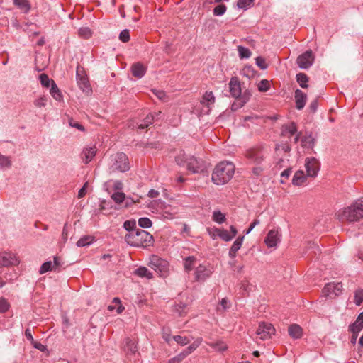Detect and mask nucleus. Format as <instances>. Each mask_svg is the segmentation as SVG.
I'll return each instance as SVG.
<instances>
[{"label": "nucleus", "instance_id": "nucleus-1", "mask_svg": "<svg viewBox=\"0 0 363 363\" xmlns=\"http://www.w3.org/2000/svg\"><path fill=\"white\" fill-rule=\"evenodd\" d=\"M335 216L342 223H354L363 218V198L355 201L350 206L340 209Z\"/></svg>", "mask_w": 363, "mask_h": 363}, {"label": "nucleus", "instance_id": "nucleus-2", "mask_svg": "<svg viewBox=\"0 0 363 363\" xmlns=\"http://www.w3.org/2000/svg\"><path fill=\"white\" fill-rule=\"evenodd\" d=\"M235 165L227 161H223L216 165L211 175V181L216 185L227 184L233 177Z\"/></svg>", "mask_w": 363, "mask_h": 363}, {"label": "nucleus", "instance_id": "nucleus-3", "mask_svg": "<svg viewBox=\"0 0 363 363\" xmlns=\"http://www.w3.org/2000/svg\"><path fill=\"white\" fill-rule=\"evenodd\" d=\"M175 161L178 165L186 167L193 174L207 172L208 164L201 158L179 154L175 157Z\"/></svg>", "mask_w": 363, "mask_h": 363}, {"label": "nucleus", "instance_id": "nucleus-4", "mask_svg": "<svg viewBox=\"0 0 363 363\" xmlns=\"http://www.w3.org/2000/svg\"><path fill=\"white\" fill-rule=\"evenodd\" d=\"M125 241L128 245L135 247H146L152 246L154 242L153 236L148 232L138 228L125 235Z\"/></svg>", "mask_w": 363, "mask_h": 363}, {"label": "nucleus", "instance_id": "nucleus-5", "mask_svg": "<svg viewBox=\"0 0 363 363\" xmlns=\"http://www.w3.org/2000/svg\"><path fill=\"white\" fill-rule=\"evenodd\" d=\"M267 155L266 146L259 144L247 149L245 153V157L250 164H262L264 162Z\"/></svg>", "mask_w": 363, "mask_h": 363}, {"label": "nucleus", "instance_id": "nucleus-6", "mask_svg": "<svg viewBox=\"0 0 363 363\" xmlns=\"http://www.w3.org/2000/svg\"><path fill=\"white\" fill-rule=\"evenodd\" d=\"M230 92L233 97L238 99L239 107H242L249 100V96L244 94L242 96L240 83L237 77H232L229 83Z\"/></svg>", "mask_w": 363, "mask_h": 363}, {"label": "nucleus", "instance_id": "nucleus-7", "mask_svg": "<svg viewBox=\"0 0 363 363\" xmlns=\"http://www.w3.org/2000/svg\"><path fill=\"white\" fill-rule=\"evenodd\" d=\"M148 266L156 272L159 273L160 277L166 276L169 270L168 262L157 255H152L150 257Z\"/></svg>", "mask_w": 363, "mask_h": 363}, {"label": "nucleus", "instance_id": "nucleus-8", "mask_svg": "<svg viewBox=\"0 0 363 363\" xmlns=\"http://www.w3.org/2000/svg\"><path fill=\"white\" fill-rule=\"evenodd\" d=\"M113 171H119L125 172L130 169V164L128 156L123 152H118L113 159V162L111 167Z\"/></svg>", "mask_w": 363, "mask_h": 363}, {"label": "nucleus", "instance_id": "nucleus-9", "mask_svg": "<svg viewBox=\"0 0 363 363\" xmlns=\"http://www.w3.org/2000/svg\"><path fill=\"white\" fill-rule=\"evenodd\" d=\"M315 56L311 50H306L296 59L298 66L303 69H308L314 62Z\"/></svg>", "mask_w": 363, "mask_h": 363}, {"label": "nucleus", "instance_id": "nucleus-10", "mask_svg": "<svg viewBox=\"0 0 363 363\" xmlns=\"http://www.w3.org/2000/svg\"><path fill=\"white\" fill-rule=\"evenodd\" d=\"M76 78L78 86L83 92L89 93L91 91L86 74L84 69L79 66L77 67Z\"/></svg>", "mask_w": 363, "mask_h": 363}, {"label": "nucleus", "instance_id": "nucleus-11", "mask_svg": "<svg viewBox=\"0 0 363 363\" xmlns=\"http://www.w3.org/2000/svg\"><path fill=\"white\" fill-rule=\"evenodd\" d=\"M256 333L261 340H265L274 335L275 329L271 323L262 322L259 324Z\"/></svg>", "mask_w": 363, "mask_h": 363}, {"label": "nucleus", "instance_id": "nucleus-12", "mask_svg": "<svg viewBox=\"0 0 363 363\" xmlns=\"http://www.w3.org/2000/svg\"><path fill=\"white\" fill-rule=\"evenodd\" d=\"M307 176L315 177L320 170V164L315 157H307L305 160Z\"/></svg>", "mask_w": 363, "mask_h": 363}, {"label": "nucleus", "instance_id": "nucleus-13", "mask_svg": "<svg viewBox=\"0 0 363 363\" xmlns=\"http://www.w3.org/2000/svg\"><path fill=\"white\" fill-rule=\"evenodd\" d=\"M342 284L341 282L328 283L323 289L325 296L330 298H335L342 293Z\"/></svg>", "mask_w": 363, "mask_h": 363}, {"label": "nucleus", "instance_id": "nucleus-14", "mask_svg": "<svg viewBox=\"0 0 363 363\" xmlns=\"http://www.w3.org/2000/svg\"><path fill=\"white\" fill-rule=\"evenodd\" d=\"M18 263L19 260L14 254L6 252L0 253V267H8Z\"/></svg>", "mask_w": 363, "mask_h": 363}, {"label": "nucleus", "instance_id": "nucleus-15", "mask_svg": "<svg viewBox=\"0 0 363 363\" xmlns=\"http://www.w3.org/2000/svg\"><path fill=\"white\" fill-rule=\"evenodd\" d=\"M279 232L276 230H271L264 238V243L268 247H274L279 242Z\"/></svg>", "mask_w": 363, "mask_h": 363}, {"label": "nucleus", "instance_id": "nucleus-16", "mask_svg": "<svg viewBox=\"0 0 363 363\" xmlns=\"http://www.w3.org/2000/svg\"><path fill=\"white\" fill-rule=\"evenodd\" d=\"M212 272L202 264H199L195 270V279L197 281H204L211 276Z\"/></svg>", "mask_w": 363, "mask_h": 363}, {"label": "nucleus", "instance_id": "nucleus-17", "mask_svg": "<svg viewBox=\"0 0 363 363\" xmlns=\"http://www.w3.org/2000/svg\"><path fill=\"white\" fill-rule=\"evenodd\" d=\"M294 98L296 103V108L298 110H302L307 101V95L301 90L297 89L294 92Z\"/></svg>", "mask_w": 363, "mask_h": 363}, {"label": "nucleus", "instance_id": "nucleus-18", "mask_svg": "<svg viewBox=\"0 0 363 363\" xmlns=\"http://www.w3.org/2000/svg\"><path fill=\"white\" fill-rule=\"evenodd\" d=\"M147 68L140 62L134 63L131 67L132 74L138 78H142L146 73Z\"/></svg>", "mask_w": 363, "mask_h": 363}, {"label": "nucleus", "instance_id": "nucleus-19", "mask_svg": "<svg viewBox=\"0 0 363 363\" xmlns=\"http://www.w3.org/2000/svg\"><path fill=\"white\" fill-rule=\"evenodd\" d=\"M96 147H85L82 152V159L85 164H88L96 155Z\"/></svg>", "mask_w": 363, "mask_h": 363}, {"label": "nucleus", "instance_id": "nucleus-20", "mask_svg": "<svg viewBox=\"0 0 363 363\" xmlns=\"http://www.w3.org/2000/svg\"><path fill=\"white\" fill-rule=\"evenodd\" d=\"M215 103V96L212 91H206L202 96L201 104L206 106L208 108L206 113H208L211 111L210 106Z\"/></svg>", "mask_w": 363, "mask_h": 363}, {"label": "nucleus", "instance_id": "nucleus-21", "mask_svg": "<svg viewBox=\"0 0 363 363\" xmlns=\"http://www.w3.org/2000/svg\"><path fill=\"white\" fill-rule=\"evenodd\" d=\"M244 236H239L232 245L228 255L231 259H234L236 257L237 252L241 248Z\"/></svg>", "mask_w": 363, "mask_h": 363}, {"label": "nucleus", "instance_id": "nucleus-22", "mask_svg": "<svg viewBox=\"0 0 363 363\" xmlns=\"http://www.w3.org/2000/svg\"><path fill=\"white\" fill-rule=\"evenodd\" d=\"M124 351L127 355L135 354V353L138 352V347L135 342L129 337L125 338Z\"/></svg>", "mask_w": 363, "mask_h": 363}, {"label": "nucleus", "instance_id": "nucleus-23", "mask_svg": "<svg viewBox=\"0 0 363 363\" xmlns=\"http://www.w3.org/2000/svg\"><path fill=\"white\" fill-rule=\"evenodd\" d=\"M289 335L294 339H300L303 335L302 328L297 324H292L288 329Z\"/></svg>", "mask_w": 363, "mask_h": 363}, {"label": "nucleus", "instance_id": "nucleus-24", "mask_svg": "<svg viewBox=\"0 0 363 363\" xmlns=\"http://www.w3.org/2000/svg\"><path fill=\"white\" fill-rule=\"evenodd\" d=\"M154 116H152V113L147 115V116L144 118L142 123H138V122L135 124H133V128H138L139 129H145L147 128L149 125L153 123Z\"/></svg>", "mask_w": 363, "mask_h": 363}, {"label": "nucleus", "instance_id": "nucleus-25", "mask_svg": "<svg viewBox=\"0 0 363 363\" xmlns=\"http://www.w3.org/2000/svg\"><path fill=\"white\" fill-rule=\"evenodd\" d=\"M349 329L355 330L356 333H359L363 329V311L359 314L355 322L350 325Z\"/></svg>", "mask_w": 363, "mask_h": 363}, {"label": "nucleus", "instance_id": "nucleus-26", "mask_svg": "<svg viewBox=\"0 0 363 363\" xmlns=\"http://www.w3.org/2000/svg\"><path fill=\"white\" fill-rule=\"evenodd\" d=\"M306 180V176L303 171H297L293 177L292 184L295 186H300Z\"/></svg>", "mask_w": 363, "mask_h": 363}, {"label": "nucleus", "instance_id": "nucleus-27", "mask_svg": "<svg viewBox=\"0 0 363 363\" xmlns=\"http://www.w3.org/2000/svg\"><path fill=\"white\" fill-rule=\"evenodd\" d=\"M199 346V344L193 343L190 345L186 350L177 355V362L182 361L186 356L193 352Z\"/></svg>", "mask_w": 363, "mask_h": 363}, {"label": "nucleus", "instance_id": "nucleus-28", "mask_svg": "<svg viewBox=\"0 0 363 363\" xmlns=\"http://www.w3.org/2000/svg\"><path fill=\"white\" fill-rule=\"evenodd\" d=\"M134 274L142 278H147L150 279L153 277L152 272H150L145 267H140L134 271Z\"/></svg>", "mask_w": 363, "mask_h": 363}, {"label": "nucleus", "instance_id": "nucleus-29", "mask_svg": "<svg viewBox=\"0 0 363 363\" xmlns=\"http://www.w3.org/2000/svg\"><path fill=\"white\" fill-rule=\"evenodd\" d=\"M297 132V128L295 123L291 122L289 124L284 125L281 128V135H286L289 133L290 135H294Z\"/></svg>", "mask_w": 363, "mask_h": 363}, {"label": "nucleus", "instance_id": "nucleus-30", "mask_svg": "<svg viewBox=\"0 0 363 363\" xmlns=\"http://www.w3.org/2000/svg\"><path fill=\"white\" fill-rule=\"evenodd\" d=\"M301 145L304 147L313 149L315 145V138L311 133L306 135L301 138Z\"/></svg>", "mask_w": 363, "mask_h": 363}, {"label": "nucleus", "instance_id": "nucleus-31", "mask_svg": "<svg viewBox=\"0 0 363 363\" xmlns=\"http://www.w3.org/2000/svg\"><path fill=\"white\" fill-rule=\"evenodd\" d=\"M50 93L51 96L57 101H60L62 100V94L57 87L56 83L54 81H52V85L50 89Z\"/></svg>", "mask_w": 363, "mask_h": 363}, {"label": "nucleus", "instance_id": "nucleus-32", "mask_svg": "<svg viewBox=\"0 0 363 363\" xmlns=\"http://www.w3.org/2000/svg\"><path fill=\"white\" fill-rule=\"evenodd\" d=\"M213 231L216 233L218 237L224 241L228 242L233 239V236L229 234L227 230L214 228Z\"/></svg>", "mask_w": 363, "mask_h": 363}, {"label": "nucleus", "instance_id": "nucleus-33", "mask_svg": "<svg viewBox=\"0 0 363 363\" xmlns=\"http://www.w3.org/2000/svg\"><path fill=\"white\" fill-rule=\"evenodd\" d=\"M196 260V259L194 256H189L184 259V266L186 272H189L194 269Z\"/></svg>", "mask_w": 363, "mask_h": 363}, {"label": "nucleus", "instance_id": "nucleus-34", "mask_svg": "<svg viewBox=\"0 0 363 363\" xmlns=\"http://www.w3.org/2000/svg\"><path fill=\"white\" fill-rule=\"evenodd\" d=\"M296 78L301 88L306 89L308 87V77L305 73L300 72L297 74Z\"/></svg>", "mask_w": 363, "mask_h": 363}, {"label": "nucleus", "instance_id": "nucleus-35", "mask_svg": "<svg viewBox=\"0 0 363 363\" xmlns=\"http://www.w3.org/2000/svg\"><path fill=\"white\" fill-rule=\"evenodd\" d=\"M94 240V237L91 235H85L81 238L77 242V247H85L91 245Z\"/></svg>", "mask_w": 363, "mask_h": 363}, {"label": "nucleus", "instance_id": "nucleus-36", "mask_svg": "<svg viewBox=\"0 0 363 363\" xmlns=\"http://www.w3.org/2000/svg\"><path fill=\"white\" fill-rule=\"evenodd\" d=\"M53 271L55 272H60L64 267V262H62L61 257H54V261L52 263Z\"/></svg>", "mask_w": 363, "mask_h": 363}, {"label": "nucleus", "instance_id": "nucleus-37", "mask_svg": "<svg viewBox=\"0 0 363 363\" xmlns=\"http://www.w3.org/2000/svg\"><path fill=\"white\" fill-rule=\"evenodd\" d=\"M13 4L26 13L30 9V6L27 0H13Z\"/></svg>", "mask_w": 363, "mask_h": 363}, {"label": "nucleus", "instance_id": "nucleus-38", "mask_svg": "<svg viewBox=\"0 0 363 363\" xmlns=\"http://www.w3.org/2000/svg\"><path fill=\"white\" fill-rule=\"evenodd\" d=\"M208 345L218 352H224L228 349L227 345L222 341L208 343Z\"/></svg>", "mask_w": 363, "mask_h": 363}, {"label": "nucleus", "instance_id": "nucleus-39", "mask_svg": "<svg viewBox=\"0 0 363 363\" xmlns=\"http://www.w3.org/2000/svg\"><path fill=\"white\" fill-rule=\"evenodd\" d=\"M238 51L239 57L241 59H247L251 56L252 54L249 48L243 47L242 45L238 46Z\"/></svg>", "mask_w": 363, "mask_h": 363}, {"label": "nucleus", "instance_id": "nucleus-40", "mask_svg": "<svg viewBox=\"0 0 363 363\" xmlns=\"http://www.w3.org/2000/svg\"><path fill=\"white\" fill-rule=\"evenodd\" d=\"M225 215L220 211H216L213 213V220L221 224L225 221Z\"/></svg>", "mask_w": 363, "mask_h": 363}, {"label": "nucleus", "instance_id": "nucleus-41", "mask_svg": "<svg viewBox=\"0 0 363 363\" xmlns=\"http://www.w3.org/2000/svg\"><path fill=\"white\" fill-rule=\"evenodd\" d=\"M111 199L118 204H121L124 202L125 199V194L121 191H117L111 195Z\"/></svg>", "mask_w": 363, "mask_h": 363}, {"label": "nucleus", "instance_id": "nucleus-42", "mask_svg": "<svg viewBox=\"0 0 363 363\" xmlns=\"http://www.w3.org/2000/svg\"><path fill=\"white\" fill-rule=\"evenodd\" d=\"M123 228L128 231V233H131L138 229L136 228V223L134 220H125L123 223Z\"/></svg>", "mask_w": 363, "mask_h": 363}, {"label": "nucleus", "instance_id": "nucleus-43", "mask_svg": "<svg viewBox=\"0 0 363 363\" xmlns=\"http://www.w3.org/2000/svg\"><path fill=\"white\" fill-rule=\"evenodd\" d=\"M78 34L81 38L89 39L91 36L92 33L89 28L82 27L79 29Z\"/></svg>", "mask_w": 363, "mask_h": 363}, {"label": "nucleus", "instance_id": "nucleus-44", "mask_svg": "<svg viewBox=\"0 0 363 363\" xmlns=\"http://www.w3.org/2000/svg\"><path fill=\"white\" fill-rule=\"evenodd\" d=\"M186 306L182 303L176 304L174 308V312H176L179 316H183L186 314Z\"/></svg>", "mask_w": 363, "mask_h": 363}, {"label": "nucleus", "instance_id": "nucleus-45", "mask_svg": "<svg viewBox=\"0 0 363 363\" xmlns=\"http://www.w3.org/2000/svg\"><path fill=\"white\" fill-rule=\"evenodd\" d=\"M226 9L227 7L225 4H218L213 10V15L216 16H222L225 13Z\"/></svg>", "mask_w": 363, "mask_h": 363}, {"label": "nucleus", "instance_id": "nucleus-46", "mask_svg": "<svg viewBox=\"0 0 363 363\" xmlns=\"http://www.w3.org/2000/svg\"><path fill=\"white\" fill-rule=\"evenodd\" d=\"M152 221L147 217H143L139 218L138 225L142 228H149L152 226Z\"/></svg>", "mask_w": 363, "mask_h": 363}, {"label": "nucleus", "instance_id": "nucleus-47", "mask_svg": "<svg viewBox=\"0 0 363 363\" xmlns=\"http://www.w3.org/2000/svg\"><path fill=\"white\" fill-rule=\"evenodd\" d=\"M49 271H53L52 263L51 261L44 262L40 268L39 273L43 274Z\"/></svg>", "mask_w": 363, "mask_h": 363}, {"label": "nucleus", "instance_id": "nucleus-48", "mask_svg": "<svg viewBox=\"0 0 363 363\" xmlns=\"http://www.w3.org/2000/svg\"><path fill=\"white\" fill-rule=\"evenodd\" d=\"M39 79L41 84L46 88H48L50 85H52V81H53L52 79H50L46 74L44 73L39 76Z\"/></svg>", "mask_w": 363, "mask_h": 363}, {"label": "nucleus", "instance_id": "nucleus-49", "mask_svg": "<svg viewBox=\"0 0 363 363\" xmlns=\"http://www.w3.org/2000/svg\"><path fill=\"white\" fill-rule=\"evenodd\" d=\"M363 302V289H359L355 291L354 303L357 306H360Z\"/></svg>", "mask_w": 363, "mask_h": 363}, {"label": "nucleus", "instance_id": "nucleus-50", "mask_svg": "<svg viewBox=\"0 0 363 363\" xmlns=\"http://www.w3.org/2000/svg\"><path fill=\"white\" fill-rule=\"evenodd\" d=\"M9 308L10 304L7 300L4 297L0 298V313H4L7 312Z\"/></svg>", "mask_w": 363, "mask_h": 363}, {"label": "nucleus", "instance_id": "nucleus-51", "mask_svg": "<svg viewBox=\"0 0 363 363\" xmlns=\"http://www.w3.org/2000/svg\"><path fill=\"white\" fill-rule=\"evenodd\" d=\"M255 0H238L237 6L244 10L247 9Z\"/></svg>", "mask_w": 363, "mask_h": 363}, {"label": "nucleus", "instance_id": "nucleus-52", "mask_svg": "<svg viewBox=\"0 0 363 363\" xmlns=\"http://www.w3.org/2000/svg\"><path fill=\"white\" fill-rule=\"evenodd\" d=\"M270 84L268 80L267 79H262L259 82L258 84V90L259 91L264 92L267 91L269 89Z\"/></svg>", "mask_w": 363, "mask_h": 363}, {"label": "nucleus", "instance_id": "nucleus-53", "mask_svg": "<svg viewBox=\"0 0 363 363\" xmlns=\"http://www.w3.org/2000/svg\"><path fill=\"white\" fill-rule=\"evenodd\" d=\"M130 38V31L128 29L123 30L119 34V39L123 43L128 42Z\"/></svg>", "mask_w": 363, "mask_h": 363}, {"label": "nucleus", "instance_id": "nucleus-54", "mask_svg": "<svg viewBox=\"0 0 363 363\" xmlns=\"http://www.w3.org/2000/svg\"><path fill=\"white\" fill-rule=\"evenodd\" d=\"M255 62L256 65L262 70L266 69L268 67L265 59L261 56L256 57Z\"/></svg>", "mask_w": 363, "mask_h": 363}, {"label": "nucleus", "instance_id": "nucleus-55", "mask_svg": "<svg viewBox=\"0 0 363 363\" xmlns=\"http://www.w3.org/2000/svg\"><path fill=\"white\" fill-rule=\"evenodd\" d=\"M11 162L9 157L0 155V166L1 167H10Z\"/></svg>", "mask_w": 363, "mask_h": 363}, {"label": "nucleus", "instance_id": "nucleus-56", "mask_svg": "<svg viewBox=\"0 0 363 363\" xmlns=\"http://www.w3.org/2000/svg\"><path fill=\"white\" fill-rule=\"evenodd\" d=\"M173 339L181 345H186L189 342V340L186 337L181 335H174Z\"/></svg>", "mask_w": 363, "mask_h": 363}, {"label": "nucleus", "instance_id": "nucleus-57", "mask_svg": "<svg viewBox=\"0 0 363 363\" xmlns=\"http://www.w3.org/2000/svg\"><path fill=\"white\" fill-rule=\"evenodd\" d=\"M254 165H255V167L252 168V170L253 174H255L257 177L261 175V174L262 173V172L264 171V169L263 164H254Z\"/></svg>", "mask_w": 363, "mask_h": 363}, {"label": "nucleus", "instance_id": "nucleus-58", "mask_svg": "<svg viewBox=\"0 0 363 363\" xmlns=\"http://www.w3.org/2000/svg\"><path fill=\"white\" fill-rule=\"evenodd\" d=\"M112 303H115L116 305H118V307L116 308L117 313L120 314L124 311L125 308L122 306L119 298H118V297L113 298Z\"/></svg>", "mask_w": 363, "mask_h": 363}, {"label": "nucleus", "instance_id": "nucleus-59", "mask_svg": "<svg viewBox=\"0 0 363 363\" xmlns=\"http://www.w3.org/2000/svg\"><path fill=\"white\" fill-rule=\"evenodd\" d=\"M124 202H125V207L128 208V207L131 206L133 203H138L139 199H134L132 197H126L125 196Z\"/></svg>", "mask_w": 363, "mask_h": 363}, {"label": "nucleus", "instance_id": "nucleus-60", "mask_svg": "<svg viewBox=\"0 0 363 363\" xmlns=\"http://www.w3.org/2000/svg\"><path fill=\"white\" fill-rule=\"evenodd\" d=\"M242 73L245 76L249 78L254 76V70L250 66L245 67L244 69H242Z\"/></svg>", "mask_w": 363, "mask_h": 363}, {"label": "nucleus", "instance_id": "nucleus-61", "mask_svg": "<svg viewBox=\"0 0 363 363\" xmlns=\"http://www.w3.org/2000/svg\"><path fill=\"white\" fill-rule=\"evenodd\" d=\"M155 95L160 100L165 101L167 98L166 93L162 90H152Z\"/></svg>", "mask_w": 363, "mask_h": 363}, {"label": "nucleus", "instance_id": "nucleus-62", "mask_svg": "<svg viewBox=\"0 0 363 363\" xmlns=\"http://www.w3.org/2000/svg\"><path fill=\"white\" fill-rule=\"evenodd\" d=\"M46 98L45 96L40 97L39 99H36L34 102L35 105L37 107H43L46 104Z\"/></svg>", "mask_w": 363, "mask_h": 363}, {"label": "nucleus", "instance_id": "nucleus-63", "mask_svg": "<svg viewBox=\"0 0 363 363\" xmlns=\"http://www.w3.org/2000/svg\"><path fill=\"white\" fill-rule=\"evenodd\" d=\"M69 125L72 127L76 128L78 130H82V131L84 130V126L82 125H81L80 123H79L78 122L74 121L72 118L69 119Z\"/></svg>", "mask_w": 363, "mask_h": 363}, {"label": "nucleus", "instance_id": "nucleus-64", "mask_svg": "<svg viewBox=\"0 0 363 363\" xmlns=\"http://www.w3.org/2000/svg\"><path fill=\"white\" fill-rule=\"evenodd\" d=\"M31 345H33V347L34 348L38 349L41 352H45L47 350V347L45 345H44L41 344L40 342H37L35 340L33 342H32Z\"/></svg>", "mask_w": 363, "mask_h": 363}]
</instances>
